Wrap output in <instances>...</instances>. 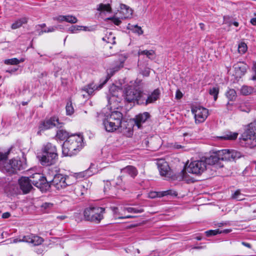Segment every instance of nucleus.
<instances>
[{"mask_svg":"<svg viewBox=\"0 0 256 256\" xmlns=\"http://www.w3.org/2000/svg\"><path fill=\"white\" fill-rule=\"evenodd\" d=\"M123 210H126L128 212H130V213H135V214L142 213V212H144V210L142 208L138 209V208H132V207H128V208L124 207L123 208Z\"/></svg>","mask_w":256,"mask_h":256,"instance_id":"40","label":"nucleus"},{"mask_svg":"<svg viewBox=\"0 0 256 256\" xmlns=\"http://www.w3.org/2000/svg\"><path fill=\"white\" fill-rule=\"evenodd\" d=\"M106 110L98 114V117L102 120V124L106 132H114L122 128V114L120 112L114 111L110 114L105 112Z\"/></svg>","mask_w":256,"mask_h":256,"instance_id":"1","label":"nucleus"},{"mask_svg":"<svg viewBox=\"0 0 256 256\" xmlns=\"http://www.w3.org/2000/svg\"><path fill=\"white\" fill-rule=\"evenodd\" d=\"M67 218L66 216L64 215L58 216L56 217V218L60 220H64Z\"/></svg>","mask_w":256,"mask_h":256,"instance_id":"56","label":"nucleus"},{"mask_svg":"<svg viewBox=\"0 0 256 256\" xmlns=\"http://www.w3.org/2000/svg\"><path fill=\"white\" fill-rule=\"evenodd\" d=\"M208 92L210 95L214 96V100L216 101L219 93V88L218 86H214L210 88Z\"/></svg>","mask_w":256,"mask_h":256,"instance_id":"38","label":"nucleus"},{"mask_svg":"<svg viewBox=\"0 0 256 256\" xmlns=\"http://www.w3.org/2000/svg\"><path fill=\"white\" fill-rule=\"evenodd\" d=\"M108 79V78H106L98 84H95L94 82H92L82 87L81 90L86 92L88 96H92L94 94L96 91L99 90L102 88L106 83Z\"/></svg>","mask_w":256,"mask_h":256,"instance_id":"13","label":"nucleus"},{"mask_svg":"<svg viewBox=\"0 0 256 256\" xmlns=\"http://www.w3.org/2000/svg\"><path fill=\"white\" fill-rule=\"evenodd\" d=\"M136 216H134L128 215V216H119L118 218H119V219H126V218H134Z\"/></svg>","mask_w":256,"mask_h":256,"instance_id":"54","label":"nucleus"},{"mask_svg":"<svg viewBox=\"0 0 256 256\" xmlns=\"http://www.w3.org/2000/svg\"><path fill=\"white\" fill-rule=\"evenodd\" d=\"M127 125V126L123 128L122 132L126 137L130 138L133 135V128L131 124H128Z\"/></svg>","mask_w":256,"mask_h":256,"instance_id":"31","label":"nucleus"},{"mask_svg":"<svg viewBox=\"0 0 256 256\" xmlns=\"http://www.w3.org/2000/svg\"><path fill=\"white\" fill-rule=\"evenodd\" d=\"M56 28V26H52V27L48 28L47 30H42L40 32L39 35L42 34L44 32H54Z\"/></svg>","mask_w":256,"mask_h":256,"instance_id":"47","label":"nucleus"},{"mask_svg":"<svg viewBox=\"0 0 256 256\" xmlns=\"http://www.w3.org/2000/svg\"><path fill=\"white\" fill-rule=\"evenodd\" d=\"M233 24L236 26H238V22H233Z\"/></svg>","mask_w":256,"mask_h":256,"instance_id":"64","label":"nucleus"},{"mask_svg":"<svg viewBox=\"0 0 256 256\" xmlns=\"http://www.w3.org/2000/svg\"><path fill=\"white\" fill-rule=\"evenodd\" d=\"M127 58L128 56L126 54L120 55L118 60L116 62V65L113 68H110L108 72L110 73L111 75H113L116 72L122 68L124 66V62Z\"/></svg>","mask_w":256,"mask_h":256,"instance_id":"16","label":"nucleus"},{"mask_svg":"<svg viewBox=\"0 0 256 256\" xmlns=\"http://www.w3.org/2000/svg\"><path fill=\"white\" fill-rule=\"evenodd\" d=\"M106 20H112V22L116 26H119L122 23L120 18L116 16L108 18Z\"/></svg>","mask_w":256,"mask_h":256,"instance_id":"46","label":"nucleus"},{"mask_svg":"<svg viewBox=\"0 0 256 256\" xmlns=\"http://www.w3.org/2000/svg\"><path fill=\"white\" fill-rule=\"evenodd\" d=\"M253 70L254 72V75L252 77V79L254 80H256V63L254 64Z\"/></svg>","mask_w":256,"mask_h":256,"instance_id":"55","label":"nucleus"},{"mask_svg":"<svg viewBox=\"0 0 256 256\" xmlns=\"http://www.w3.org/2000/svg\"><path fill=\"white\" fill-rule=\"evenodd\" d=\"M82 30L86 31L88 30V28L80 26H72L68 28V31L70 33H76Z\"/></svg>","mask_w":256,"mask_h":256,"instance_id":"33","label":"nucleus"},{"mask_svg":"<svg viewBox=\"0 0 256 256\" xmlns=\"http://www.w3.org/2000/svg\"><path fill=\"white\" fill-rule=\"evenodd\" d=\"M150 117V114L148 112H144L136 115L134 118L136 126L138 128H140L142 124L144 123Z\"/></svg>","mask_w":256,"mask_h":256,"instance_id":"19","label":"nucleus"},{"mask_svg":"<svg viewBox=\"0 0 256 256\" xmlns=\"http://www.w3.org/2000/svg\"><path fill=\"white\" fill-rule=\"evenodd\" d=\"M200 28L202 30H204V24L203 23H200L199 24Z\"/></svg>","mask_w":256,"mask_h":256,"instance_id":"62","label":"nucleus"},{"mask_svg":"<svg viewBox=\"0 0 256 256\" xmlns=\"http://www.w3.org/2000/svg\"><path fill=\"white\" fill-rule=\"evenodd\" d=\"M182 96V94L180 90H177L176 94V99H180Z\"/></svg>","mask_w":256,"mask_h":256,"instance_id":"51","label":"nucleus"},{"mask_svg":"<svg viewBox=\"0 0 256 256\" xmlns=\"http://www.w3.org/2000/svg\"><path fill=\"white\" fill-rule=\"evenodd\" d=\"M132 26L134 28L132 30L134 32L138 34V35L143 34L144 31L140 26H139L138 25Z\"/></svg>","mask_w":256,"mask_h":256,"instance_id":"45","label":"nucleus"},{"mask_svg":"<svg viewBox=\"0 0 256 256\" xmlns=\"http://www.w3.org/2000/svg\"><path fill=\"white\" fill-rule=\"evenodd\" d=\"M4 63L7 65H16L20 64V61L19 60L16 58H12L5 60Z\"/></svg>","mask_w":256,"mask_h":256,"instance_id":"41","label":"nucleus"},{"mask_svg":"<svg viewBox=\"0 0 256 256\" xmlns=\"http://www.w3.org/2000/svg\"><path fill=\"white\" fill-rule=\"evenodd\" d=\"M74 178L72 176H64L60 174H56L52 180L51 185L54 186L58 190L66 188L67 186L72 184L71 179Z\"/></svg>","mask_w":256,"mask_h":256,"instance_id":"8","label":"nucleus"},{"mask_svg":"<svg viewBox=\"0 0 256 256\" xmlns=\"http://www.w3.org/2000/svg\"><path fill=\"white\" fill-rule=\"evenodd\" d=\"M62 124V123L59 122V120L57 117H51L40 123L39 126L40 130L38 132V134H39L41 131L47 130L54 126L61 128Z\"/></svg>","mask_w":256,"mask_h":256,"instance_id":"12","label":"nucleus"},{"mask_svg":"<svg viewBox=\"0 0 256 256\" xmlns=\"http://www.w3.org/2000/svg\"><path fill=\"white\" fill-rule=\"evenodd\" d=\"M7 155L0 152V165L3 164L4 161L6 159Z\"/></svg>","mask_w":256,"mask_h":256,"instance_id":"48","label":"nucleus"},{"mask_svg":"<svg viewBox=\"0 0 256 256\" xmlns=\"http://www.w3.org/2000/svg\"><path fill=\"white\" fill-rule=\"evenodd\" d=\"M232 198L237 200H242L244 199V195L240 192V190H238L232 194Z\"/></svg>","mask_w":256,"mask_h":256,"instance_id":"39","label":"nucleus"},{"mask_svg":"<svg viewBox=\"0 0 256 256\" xmlns=\"http://www.w3.org/2000/svg\"><path fill=\"white\" fill-rule=\"evenodd\" d=\"M138 56H140V55H146V57L148 58H151L152 56H153L155 54V52H154V51L153 50H139L138 51Z\"/></svg>","mask_w":256,"mask_h":256,"instance_id":"37","label":"nucleus"},{"mask_svg":"<svg viewBox=\"0 0 256 256\" xmlns=\"http://www.w3.org/2000/svg\"><path fill=\"white\" fill-rule=\"evenodd\" d=\"M226 96L231 101L235 100L236 97V93L234 89L230 88L226 92Z\"/></svg>","mask_w":256,"mask_h":256,"instance_id":"36","label":"nucleus"},{"mask_svg":"<svg viewBox=\"0 0 256 256\" xmlns=\"http://www.w3.org/2000/svg\"><path fill=\"white\" fill-rule=\"evenodd\" d=\"M53 20H57L58 22H66L72 24H76L78 22V20L77 18L72 15L67 16H58L53 18Z\"/></svg>","mask_w":256,"mask_h":256,"instance_id":"21","label":"nucleus"},{"mask_svg":"<svg viewBox=\"0 0 256 256\" xmlns=\"http://www.w3.org/2000/svg\"><path fill=\"white\" fill-rule=\"evenodd\" d=\"M110 209L112 211L114 214L116 216L120 214V213L118 212V210L117 207L112 206L110 208Z\"/></svg>","mask_w":256,"mask_h":256,"instance_id":"50","label":"nucleus"},{"mask_svg":"<svg viewBox=\"0 0 256 256\" xmlns=\"http://www.w3.org/2000/svg\"><path fill=\"white\" fill-rule=\"evenodd\" d=\"M172 192L170 190L156 192H151L148 194L149 198H161L168 195H172Z\"/></svg>","mask_w":256,"mask_h":256,"instance_id":"27","label":"nucleus"},{"mask_svg":"<svg viewBox=\"0 0 256 256\" xmlns=\"http://www.w3.org/2000/svg\"><path fill=\"white\" fill-rule=\"evenodd\" d=\"M22 242L31 243L34 246L40 244L43 240L42 238L32 234L24 236L22 239L21 240Z\"/></svg>","mask_w":256,"mask_h":256,"instance_id":"20","label":"nucleus"},{"mask_svg":"<svg viewBox=\"0 0 256 256\" xmlns=\"http://www.w3.org/2000/svg\"><path fill=\"white\" fill-rule=\"evenodd\" d=\"M69 136H70V135H69L68 132L64 129H59L57 131L56 134V136L57 138L62 140H63L66 138L67 139Z\"/></svg>","mask_w":256,"mask_h":256,"instance_id":"29","label":"nucleus"},{"mask_svg":"<svg viewBox=\"0 0 256 256\" xmlns=\"http://www.w3.org/2000/svg\"><path fill=\"white\" fill-rule=\"evenodd\" d=\"M53 204L50 202H45L42 205V207L44 209L51 208Z\"/></svg>","mask_w":256,"mask_h":256,"instance_id":"49","label":"nucleus"},{"mask_svg":"<svg viewBox=\"0 0 256 256\" xmlns=\"http://www.w3.org/2000/svg\"><path fill=\"white\" fill-rule=\"evenodd\" d=\"M121 172H124L128 174L131 177L134 178L138 174L136 168L132 166H128L120 170Z\"/></svg>","mask_w":256,"mask_h":256,"instance_id":"25","label":"nucleus"},{"mask_svg":"<svg viewBox=\"0 0 256 256\" xmlns=\"http://www.w3.org/2000/svg\"><path fill=\"white\" fill-rule=\"evenodd\" d=\"M247 50V46L244 42H241L239 44L238 51L240 54H243Z\"/></svg>","mask_w":256,"mask_h":256,"instance_id":"43","label":"nucleus"},{"mask_svg":"<svg viewBox=\"0 0 256 256\" xmlns=\"http://www.w3.org/2000/svg\"><path fill=\"white\" fill-rule=\"evenodd\" d=\"M242 244L248 248H250V244L248 243L242 242Z\"/></svg>","mask_w":256,"mask_h":256,"instance_id":"63","label":"nucleus"},{"mask_svg":"<svg viewBox=\"0 0 256 256\" xmlns=\"http://www.w3.org/2000/svg\"><path fill=\"white\" fill-rule=\"evenodd\" d=\"M66 109L67 115L70 116L74 112V108L72 106V103L71 102H67Z\"/></svg>","mask_w":256,"mask_h":256,"instance_id":"42","label":"nucleus"},{"mask_svg":"<svg viewBox=\"0 0 256 256\" xmlns=\"http://www.w3.org/2000/svg\"><path fill=\"white\" fill-rule=\"evenodd\" d=\"M246 65L243 62H238L234 65L235 74L237 77L240 78L244 76L246 72Z\"/></svg>","mask_w":256,"mask_h":256,"instance_id":"23","label":"nucleus"},{"mask_svg":"<svg viewBox=\"0 0 256 256\" xmlns=\"http://www.w3.org/2000/svg\"><path fill=\"white\" fill-rule=\"evenodd\" d=\"M157 166L160 174L164 176L166 178L171 176V172L168 163L163 159L158 160L157 162Z\"/></svg>","mask_w":256,"mask_h":256,"instance_id":"14","label":"nucleus"},{"mask_svg":"<svg viewBox=\"0 0 256 256\" xmlns=\"http://www.w3.org/2000/svg\"><path fill=\"white\" fill-rule=\"evenodd\" d=\"M114 39H115V37L114 36H112V40H111L112 42H110V40H109L108 41H107V42H108L112 43V44H116V42L114 40Z\"/></svg>","mask_w":256,"mask_h":256,"instance_id":"59","label":"nucleus"},{"mask_svg":"<svg viewBox=\"0 0 256 256\" xmlns=\"http://www.w3.org/2000/svg\"><path fill=\"white\" fill-rule=\"evenodd\" d=\"M144 91L140 88L132 86H128L124 88V98L129 102H136L140 105L139 100L142 96Z\"/></svg>","mask_w":256,"mask_h":256,"instance_id":"7","label":"nucleus"},{"mask_svg":"<svg viewBox=\"0 0 256 256\" xmlns=\"http://www.w3.org/2000/svg\"><path fill=\"white\" fill-rule=\"evenodd\" d=\"M96 10L100 12H112V8L110 4H100L98 5Z\"/></svg>","mask_w":256,"mask_h":256,"instance_id":"32","label":"nucleus"},{"mask_svg":"<svg viewBox=\"0 0 256 256\" xmlns=\"http://www.w3.org/2000/svg\"><path fill=\"white\" fill-rule=\"evenodd\" d=\"M132 12L133 10L128 6L124 4H120V13L122 15V18H130Z\"/></svg>","mask_w":256,"mask_h":256,"instance_id":"24","label":"nucleus"},{"mask_svg":"<svg viewBox=\"0 0 256 256\" xmlns=\"http://www.w3.org/2000/svg\"><path fill=\"white\" fill-rule=\"evenodd\" d=\"M92 172L90 169H88L85 171L75 174V176L78 178H88L92 175Z\"/></svg>","mask_w":256,"mask_h":256,"instance_id":"34","label":"nucleus"},{"mask_svg":"<svg viewBox=\"0 0 256 256\" xmlns=\"http://www.w3.org/2000/svg\"><path fill=\"white\" fill-rule=\"evenodd\" d=\"M10 216V213H9L8 212H4V213L2 214V218H8Z\"/></svg>","mask_w":256,"mask_h":256,"instance_id":"53","label":"nucleus"},{"mask_svg":"<svg viewBox=\"0 0 256 256\" xmlns=\"http://www.w3.org/2000/svg\"><path fill=\"white\" fill-rule=\"evenodd\" d=\"M238 133L228 132L223 136H219L218 138L222 140H234L236 139Z\"/></svg>","mask_w":256,"mask_h":256,"instance_id":"28","label":"nucleus"},{"mask_svg":"<svg viewBox=\"0 0 256 256\" xmlns=\"http://www.w3.org/2000/svg\"><path fill=\"white\" fill-rule=\"evenodd\" d=\"M114 185L117 189L122 190L125 191L127 190L128 186H126L124 182L123 181L122 176H118L114 182Z\"/></svg>","mask_w":256,"mask_h":256,"instance_id":"26","label":"nucleus"},{"mask_svg":"<svg viewBox=\"0 0 256 256\" xmlns=\"http://www.w3.org/2000/svg\"><path fill=\"white\" fill-rule=\"evenodd\" d=\"M206 165H214L218 164L220 160V156H218V151L213 152L209 157L206 158L205 160ZM220 166L222 167L223 166L219 164Z\"/></svg>","mask_w":256,"mask_h":256,"instance_id":"22","label":"nucleus"},{"mask_svg":"<svg viewBox=\"0 0 256 256\" xmlns=\"http://www.w3.org/2000/svg\"><path fill=\"white\" fill-rule=\"evenodd\" d=\"M6 170L11 173H16L21 169V162L16 160H11L4 166Z\"/></svg>","mask_w":256,"mask_h":256,"instance_id":"17","label":"nucleus"},{"mask_svg":"<svg viewBox=\"0 0 256 256\" xmlns=\"http://www.w3.org/2000/svg\"><path fill=\"white\" fill-rule=\"evenodd\" d=\"M192 112L194 116L196 124L204 122L208 116V110L205 108L200 106H193Z\"/></svg>","mask_w":256,"mask_h":256,"instance_id":"10","label":"nucleus"},{"mask_svg":"<svg viewBox=\"0 0 256 256\" xmlns=\"http://www.w3.org/2000/svg\"><path fill=\"white\" fill-rule=\"evenodd\" d=\"M58 156L56 146L50 142L43 146L41 154L38 156L41 164L46 166L55 164Z\"/></svg>","mask_w":256,"mask_h":256,"instance_id":"3","label":"nucleus"},{"mask_svg":"<svg viewBox=\"0 0 256 256\" xmlns=\"http://www.w3.org/2000/svg\"><path fill=\"white\" fill-rule=\"evenodd\" d=\"M105 208L98 206H90L84 212V216L86 220L99 223L104 218Z\"/></svg>","mask_w":256,"mask_h":256,"instance_id":"5","label":"nucleus"},{"mask_svg":"<svg viewBox=\"0 0 256 256\" xmlns=\"http://www.w3.org/2000/svg\"><path fill=\"white\" fill-rule=\"evenodd\" d=\"M250 166L252 168H254L256 170V161H253L251 162Z\"/></svg>","mask_w":256,"mask_h":256,"instance_id":"58","label":"nucleus"},{"mask_svg":"<svg viewBox=\"0 0 256 256\" xmlns=\"http://www.w3.org/2000/svg\"><path fill=\"white\" fill-rule=\"evenodd\" d=\"M18 184L24 194L28 193L32 188L31 182L28 177H22L18 180Z\"/></svg>","mask_w":256,"mask_h":256,"instance_id":"18","label":"nucleus"},{"mask_svg":"<svg viewBox=\"0 0 256 256\" xmlns=\"http://www.w3.org/2000/svg\"><path fill=\"white\" fill-rule=\"evenodd\" d=\"M83 146V137L80 134H72L62 144V153L64 156L76 154Z\"/></svg>","mask_w":256,"mask_h":256,"instance_id":"2","label":"nucleus"},{"mask_svg":"<svg viewBox=\"0 0 256 256\" xmlns=\"http://www.w3.org/2000/svg\"><path fill=\"white\" fill-rule=\"evenodd\" d=\"M240 140L241 143L246 147L253 148L256 146V122L248 124L247 130Z\"/></svg>","mask_w":256,"mask_h":256,"instance_id":"4","label":"nucleus"},{"mask_svg":"<svg viewBox=\"0 0 256 256\" xmlns=\"http://www.w3.org/2000/svg\"><path fill=\"white\" fill-rule=\"evenodd\" d=\"M31 183L38 188H42L43 186L46 184V178L41 174L36 173L30 176Z\"/></svg>","mask_w":256,"mask_h":256,"instance_id":"15","label":"nucleus"},{"mask_svg":"<svg viewBox=\"0 0 256 256\" xmlns=\"http://www.w3.org/2000/svg\"><path fill=\"white\" fill-rule=\"evenodd\" d=\"M27 22V18H21L14 22L11 26V28L13 30H15L20 28L23 24Z\"/></svg>","mask_w":256,"mask_h":256,"instance_id":"30","label":"nucleus"},{"mask_svg":"<svg viewBox=\"0 0 256 256\" xmlns=\"http://www.w3.org/2000/svg\"><path fill=\"white\" fill-rule=\"evenodd\" d=\"M160 92L158 88L155 89L148 94L144 92L142 96H141V98L139 100L140 105L146 106L149 104H154L160 98Z\"/></svg>","mask_w":256,"mask_h":256,"instance_id":"9","label":"nucleus"},{"mask_svg":"<svg viewBox=\"0 0 256 256\" xmlns=\"http://www.w3.org/2000/svg\"><path fill=\"white\" fill-rule=\"evenodd\" d=\"M222 233L228 234V232H231V230L226 229V230H222Z\"/></svg>","mask_w":256,"mask_h":256,"instance_id":"60","label":"nucleus"},{"mask_svg":"<svg viewBox=\"0 0 256 256\" xmlns=\"http://www.w3.org/2000/svg\"><path fill=\"white\" fill-rule=\"evenodd\" d=\"M149 73H150V70H144V72L143 74L144 76H148Z\"/></svg>","mask_w":256,"mask_h":256,"instance_id":"61","label":"nucleus"},{"mask_svg":"<svg viewBox=\"0 0 256 256\" xmlns=\"http://www.w3.org/2000/svg\"><path fill=\"white\" fill-rule=\"evenodd\" d=\"M253 88L247 86H243L240 89V93L244 96H247L252 94L253 92Z\"/></svg>","mask_w":256,"mask_h":256,"instance_id":"35","label":"nucleus"},{"mask_svg":"<svg viewBox=\"0 0 256 256\" xmlns=\"http://www.w3.org/2000/svg\"><path fill=\"white\" fill-rule=\"evenodd\" d=\"M250 23L254 26H256V18H252Z\"/></svg>","mask_w":256,"mask_h":256,"instance_id":"57","label":"nucleus"},{"mask_svg":"<svg viewBox=\"0 0 256 256\" xmlns=\"http://www.w3.org/2000/svg\"><path fill=\"white\" fill-rule=\"evenodd\" d=\"M206 168V162L204 160H198L192 162L187 168H184L181 172L182 178L186 177V172L195 174H200Z\"/></svg>","mask_w":256,"mask_h":256,"instance_id":"6","label":"nucleus"},{"mask_svg":"<svg viewBox=\"0 0 256 256\" xmlns=\"http://www.w3.org/2000/svg\"><path fill=\"white\" fill-rule=\"evenodd\" d=\"M218 156L222 161H232L240 158L241 154L240 152L234 150H222L218 151Z\"/></svg>","mask_w":256,"mask_h":256,"instance_id":"11","label":"nucleus"},{"mask_svg":"<svg viewBox=\"0 0 256 256\" xmlns=\"http://www.w3.org/2000/svg\"><path fill=\"white\" fill-rule=\"evenodd\" d=\"M222 231L219 230L218 229L214 230H210L206 232V236H215L218 234H222Z\"/></svg>","mask_w":256,"mask_h":256,"instance_id":"44","label":"nucleus"},{"mask_svg":"<svg viewBox=\"0 0 256 256\" xmlns=\"http://www.w3.org/2000/svg\"><path fill=\"white\" fill-rule=\"evenodd\" d=\"M172 146L174 148L176 149L184 148V146L179 144L178 143L174 144Z\"/></svg>","mask_w":256,"mask_h":256,"instance_id":"52","label":"nucleus"}]
</instances>
